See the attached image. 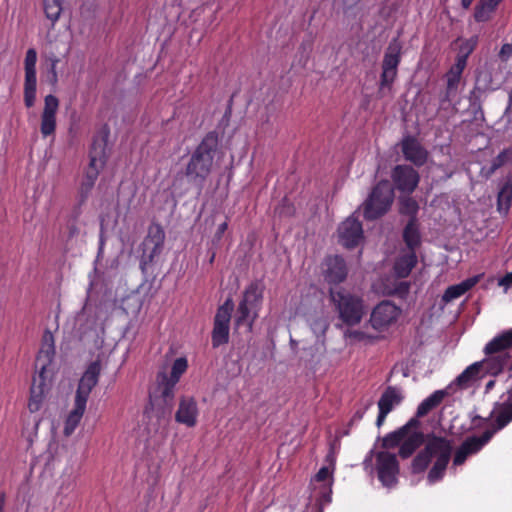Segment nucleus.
Here are the masks:
<instances>
[{
    "instance_id": "f257e3e1",
    "label": "nucleus",
    "mask_w": 512,
    "mask_h": 512,
    "mask_svg": "<svg viewBox=\"0 0 512 512\" xmlns=\"http://www.w3.org/2000/svg\"><path fill=\"white\" fill-rule=\"evenodd\" d=\"M424 442V449L412 460L411 472L413 474L424 472L432 459H434L427 475L428 482L434 484L445 475L452 455V440L443 436H437L434 433L424 435L423 432L415 431L407 435L402 441L399 456L403 459L409 458Z\"/></svg>"
},
{
    "instance_id": "f03ea898",
    "label": "nucleus",
    "mask_w": 512,
    "mask_h": 512,
    "mask_svg": "<svg viewBox=\"0 0 512 512\" xmlns=\"http://www.w3.org/2000/svg\"><path fill=\"white\" fill-rule=\"evenodd\" d=\"M219 145L216 131L208 132L193 151L185 169V175L193 182L203 184L210 175L215 153Z\"/></svg>"
},
{
    "instance_id": "7ed1b4c3",
    "label": "nucleus",
    "mask_w": 512,
    "mask_h": 512,
    "mask_svg": "<svg viewBox=\"0 0 512 512\" xmlns=\"http://www.w3.org/2000/svg\"><path fill=\"white\" fill-rule=\"evenodd\" d=\"M331 302L339 320L346 326L358 325L366 314V306L362 296L344 288L329 290Z\"/></svg>"
},
{
    "instance_id": "20e7f679",
    "label": "nucleus",
    "mask_w": 512,
    "mask_h": 512,
    "mask_svg": "<svg viewBox=\"0 0 512 512\" xmlns=\"http://www.w3.org/2000/svg\"><path fill=\"white\" fill-rule=\"evenodd\" d=\"M264 283L261 280L251 282L243 292V296L237 307L235 324L247 325L252 330L254 321L258 317L263 302Z\"/></svg>"
},
{
    "instance_id": "39448f33",
    "label": "nucleus",
    "mask_w": 512,
    "mask_h": 512,
    "mask_svg": "<svg viewBox=\"0 0 512 512\" xmlns=\"http://www.w3.org/2000/svg\"><path fill=\"white\" fill-rule=\"evenodd\" d=\"M394 196V189L389 181H379L362 204L364 218L372 221L385 215L393 204Z\"/></svg>"
},
{
    "instance_id": "423d86ee",
    "label": "nucleus",
    "mask_w": 512,
    "mask_h": 512,
    "mask_svg": "<svg viewBox=\"0 0 512 512\" xmlns=\"http://www.w3.org/2000/svg\"><path fill=\"white\" fill-rule=\"evenodd\" d=\"M106 146V138L96 139L93 141L89 153V166L80 186V193L83 199H85L90 193L98 178L100 170L103 169L106 164Z\"/></svg>"
},
{
    "instance_id": "0eeeda50",
    "label": "nucleus",
    "mask_w": 512,
    "mask_h": 512,
    "mask_svg": "<svg viewBox=\"0 0 512 512\" xmlns=\"http://www.w3.org/2000/svg\"><path fill=\"white\" fill-rule=\"evenodd\" d=\"M509 348H512V329L503 332L486 344L484 352L491 356L486 363L492 373H500L508 367L510 356L507 350Z\"/></svg>"
},
{
    "instance_id": "6e6552de",
    "label": "nucleus",
    "mask_w": 512,
    "mask_h": 512,
    "mask_svg": "<svg viewBox=\"0 0 512 512\" xmlns=\"http://www.w3.org/2000/svg\"><path fill=\"white\" fill-rule=\"evenodd\" d=\"M233 309L234 303L230 298L217 309L211 333V341L214 348L229 342L230 320Z\"/></svg>"
},
{
    "instance_id": "1a4fd4ad",
    "label": "nucleus",
    "mask_w": 512,
    "mask_h": 512,
    "mask_svg": "<svg viewBox=\"0 0 512 512\" xmlns=\"http://www.w3.org/2000/svg\"><path fill=\"white\" fill-rule=\"evenodd\" d=\"M512 396L510 395L507 401L503 403H496L494 409L488 417L483 418L479 415L472 417V423L474 428H481L483 423H487L494 418L492 426L486 430L491 433V438L499 430H502L512 421Z\"/></svg>"
},
{
    "instance_id": "9d476101",
    "label": "nucleus",
    "mask_w": 512,
    "mask_h": 512,
    "mask_svg": "<svg viewBox=\"0 0 512 512\" xmlns=\"http://www.w3.org/2000/svg\"><path fill=\"white\" fill-rule=\"evenodd\" d=\"M37 52L34 48H29L26 51L24 59V87L23 99L27 108H31L36 102V88H37Z\"/></svg>"
},
{
    "instance_id": "9b49d317",
    "label": "nucleus",
    "mask_w": 512,
    "mask_h": 512,
    "mask_svg": "<svg viewBox=\"0 0 512 512\" xmlns=\"http://www.w3.org/2000/svg\"><path fill=\"white\" fill-rule=\"evenodd\" d=\"M376 469L383 486L391 488L398 482L399 463L395 454L387 451L376 453Z\"/></svg>"
},
{
    "instance_id": "f8f14e48",
    "label": "nucleus",
    "mask_w": 512,
    "mask_h": 512,
    "mask_svg": "<svg viewBox=\"0 0 512 512\" xmlns=\"http://www.w3.org/2000/svg\"><path fill=\"white\" fill-rule=\"evenodd\" d=\"M401 314L400 307L388 300L381 301L372 310L370 324L377 331H384L394 324Z\"/></svg>"
},
{
    "instance_id": "ddd939ff",
    "label": "nucleus",
    "mask_w": 512,
    "mask_h": 512,
    "mask_svg": "<svg viewBox=\"0 0 512 512\" xmlns=\"http://www.w3.org/2000/svg\"><path fill=\"white\" fill-rule=\"evenodd\" d=\"M176 382L168 379V375L165 371H160L156 376V387L152 393H150V399L156 405H161L163 412H170L174 403V390Z\"/></svg>"
},
{
    "instance_id": "4468645a",
    "label": "nucleus",
    "mask_w": 512,
    "mask_h": 512,
    "mask_svg": "<svg viewBox=\"0 0 512 512\" xmlns=\"http://www.w3.org/2000/svg\"><path fill=\"white\" fill-rule=\"evenodd\" d=\"M391 179L395 189L401 193L410 195L417 188L420 175L413 167L406 164H399L392 169Z\"/></svg>"
},
{
    "instance_id": "2eb2a0df",
    "label": "nucleus",
    "mask_w": 512,
    "mask_h": 512,
    "mask_svg": "<svg viewBox=\"0 0 512 512\" xmlns=\"http://www.w3.org/2000/svg\"><path fill=\"white\" fill-rule=\"evenodd\" d=\"M165 232L160 224H151L148 234L143 241L142 263H152L158 257L164 247Z\"/></svg>"
},
{
    "instance_id": "dca6fc26",
    "label": "nucleus",
    "mask_w": 512,
    "mask_h": 512,
    "mask_svg": "<svg viewBox=\"0 0 512 512\" xmlns=\"http://www.w3.org/2000/svg\"><path fill=\"white\" fill-rule=\"evenodd\" d=\"M339 242L346 248L358 246L364 239L362 223L353 213L338 227Z\"/></svg>"
},
{
    "instance_id": "f3484780",
    "label": "nucleus",
    "mask_w": 512,
    "mask_h": 512,
    "mask_svg": "<svg viewBox=\"0 0 512 512\" xmlns=\"http://www.w3.org/2000/svg\"><path fill=\"white\" fill-rule=\"evenodd\" d=\"M491 439V433L486 431L480 436L467 437L454 453L453 466L463 465L468 457L480 452Z\"/></svg>"
},
{
    "instance_id": "a211bd4d",
    "label": "nucleus",
    "mask_w": 512,
    "mask_h": 512,
    "mask_svg": "<svg viewBox=\"0 0 512 512\" xmlns=\"http://www.w3.org/2000/svg\"><path fill=\"white\" fill-rule=\"evenodd\" d=\"M401 61V48L397 44H390L382 61L380 88L390 87L397 77L398 65Z\"/></svg>"
},
{
    "instance_id": "6ab92c4d",
    "label": "nucleus",
    "mask_w": 512,
    "mask_h": 512,
    "mask_svg": "<svg viewBox=\"0 0 512 512\" xmlns=\"http://www.w3.org/2000/svg\"><path fill=\"white\" fill-rule=\"evenodd\" d=\"M101 373V363L95 360L89 364L82 375L75 395V402L87 403L92 389L97 385Z\"/></svg>"
},
{
    "instance_id": "aec40b11",
    "label": "nucleus",
    "mask_w": 512,
    "mask_h": 512,
    "mask_svg": "<svg viewBox=\"0 0 512 512\" xmlns=\"http://www.w3.org/2000/svg\"><path fill=\"white\" fill-rule=\"evenodd\" d=\"M323 277L329 284L342 283L348 274L345 260L339 255H329L325 257L322 264Z\"/></svg>"
},
{
    "instance_id": "412c9836",
    "label": "nucleus",
    "mask_w": 512,
    "mask_h": 512,
    "mask_svg": "<svg viewBox=\"0 0 512 512\" xmlns=\"http://www.w3.org/2000/svg\"><path fill=\"white\" fill-rule=\"evenodd\" d=\"M404 399L402 390L395 386H388L382 393L379 401L378 408L379 413L376 420L378 427L382 426L386 416L393 410V408L399 405Z\"/></svg>"
},
{
    "instance_id": "4be33fe9",
    "label": "nucleus",
    "mask_w": 512,
    "mask_h": 512,
    "mask_svg": "<svg viewBox=\"0 0 512 512\" xmlns=\"http://www.w3.org/2000/svg\"><path fill=\"white\" fill-rule=\"evenodd\" d=\"M404 159L417 167L423 166L428 159V151L413 136H406L400 143Z\"/></svg>"
},
{
    "instance_id": "5701e85b",
    "label": "nucleus",
    "mask_w": 512,
    "mask_h": 512,
    "mask_svg": "<svg viewBox=\"0 0 512 512\" xmlns=\"http://www.w3.org/2000/svg\"><path fill=\"white\" fill-rule=\"evenodd\" d=\"M59 107L57 97L49 94L44 99V109L41 114L40 131L43 137L54 134L56 129V113Z\"/></svg>"
},
{
    "instance_id": "b1692460",
    "label": "nucleus",
    "mask_w": 512,
    "mask_h": 512,
    "mask_svg": "<svg viewBox=\"0 0 512 512\" xmlns=\"http://www.w3.org/2000/svg\"><path fill=\"white\" fill-rule=\"evenodd\" d=\"M54 355V336L51 331L46 330L43 334L41 349L36 359V367L40 368L39 377L44 375L46 368L52 363Z\"/></svg>"
},
{
    "instance_id": "393cba45",
    "label": "nucleus",
    "mask_w": 512,
    "mask_h": 512,
    "mask_svg": "<svg viewBox=\"0 0 512 512\" xmlns=\"http://www.w3.org/2000/svg\"><path fill=\"white\" fill-rule=\"evenodd\" d=\"M198 408L193 398L182 397L178 410L175 414V420L187 427H194L197 423Z\"/></svg>"
},
{
    "instance_id": "a878e982",
    "label": "nucleus",
    "mask_w": 512,
    "mask_h": 512,
    "mask_svg": "<svg viewBox=\"0 0 512 512\" xmlns=\"http://www.w3.org/2000/svg\"><path fill=\"white\" fill-rule=\"evenodd\" d=\"M476 283H477V278L474 277V278H468L459 284L449 286L445 290V292L442 296V301L444 303H449V302L461 297L468 290H470Z\"/></svg>"
},
{
    "instance_id": "bb28decb",
    "label": "nucleus",
    "mask_w": 512,
    "mask_h": 512,
    "mask_svg": "<svg viewBox=\"0 0 512 512\" xmlns=\"http://www.w3.org/2000/svg\"><path fill=\"white\" fill-rule=\"evenodd\" d=\"M447 395V392L445 390H436L434 391L429 397L424 399L417 407L416 416L417 417H424L426 416L431 410L436 408L441 404L445 396Z\"/></svg>"
},
{
    "instance_id": "cd10ccee",
    "label": "nucleus",
    "mask_w": 512,
    "mask_h": 512,
    "mask_svg": "<svg viewBox=\"0 0 512 512\" xmlns=\"http://www.w3.org/2000/svg\"><path fill=\"white\" fill-rule=\"evenodd\" d=\"M36 378L33 379V384L31 386V395L28 402V408L30 412L34 413L39 411L42 405L43 397H44V389L45 386V378L44 375L39 377V384L36 385Z\"/></svg>"
},
{
    "instance_id": "c85d7f7f",
    "label": "nucleus",
    "mask_w": 512,
    "mask_h": 512,
    "mask_svg": "<svg viewBox=\"0 0 512 512\" xmlns=\"http://www.w3.org/2000/svg\"><path fill=\"white\" fill-rule=\"evenodd\" d=\"M85 409L86 404L82 402H75L74 409L69 413L65 421L63 432L66 436H70L75 431L85 412Z\"/></svg>"
},
{
    "instance_id": "c756f323",
    "label": "nucleus",
    "mask_w": 512,
    "mask_h": 512,
    "mask_svg": "<svg viewBox=\"0 0 512 512\" xmlns=\"http://www.w3.org/2000/svg\"><path fill=\"white\" fill-rule=\"evenodd\" d=\"M417 263V257L413 250L401 256L395 263V272L399 277H407Z\"/></svg>"
},
{
    "instance_id": "7c9ffc66",
    "label": "nucleus",
    "mask_w": 512,
    "mask_h": 512,
    "mask_svg": "<svg viewBox=\"0 0 512 512\" xmlns=\"http://www.w3.org/2000/svg\"><path fill=\"white\" fill-rule=\"evenodd\" d=\"M403 239L411 250H414V248L419 245L420 234L417 219H409L403 231Z\"/></svg>"
},
{
    "instance_id": "2f4dec72",
    "label": "nucleus",
    "mask_w": 512,
    "mask_h": 512,
    "mask_svg": "<svg viewBox=\"0 0 512 512\" xmlns=\"http://www.w3.org/2000/svg\"><path fill=\"white\" fill-rule=\"evenodd\" d=\"M512 202V177H507L502 184L497 197L499 211H507Z\"/></svg>"
},
{
    "instance_id": "473e14b6",
    "label": "nucleus",
    "mask_w": 512,
    "mask_h": 512,
    "mask_svg": "<svg viewBox=\"0 0 512 512\" xmlns=\"http://www.w3.org/2000/svg\"><path fill=\"white\" fill-rule=\"evenodd\" d=\"M482 363L476 362L468 366L455 380L456 384L462 388L468 387L472 381L478 378Z\"/></svg>"
},
{
    "instance_id": "72a5a7b5",
    "label": "nucleus",
    "mask_w": 512,
    "mask_h": 512,
    "mask_svg": "<svg viewBox=\"0 0 512 512\" xmlns=\"http://www.w3.org/2000/svg\"><path fill=\"white\" fill-rule=\"evenodd\" d=\"M498 5L491 0H480L475 6L474 18L477 22H486Z\"/></svg>"
},
{
    "instance_id": "f704fd0d",
    "label": "nucleus",
    "mask_w": 512,
    "mask_h": 512,
    "mask_svg": "<svg viewBox=\"0 0 512 512\" xmlns=\"http://www.w3.org/2000/svg\"><path fill=\"white\" fill-rule=\"evenodd\" d=\"M446 78H447L446 90L443 93V95H441V98H440V101L442 104L445 102H451L456 97L461 76L447 72Z\"/></svg>"
},
{
    "instance_id": "c9c22d12",
    "label": "nucleus",
    "mask_w": 512,
    "mask_h": 512,
    "mask_svg": "<svg viewBox=\"0 0 512 512\" xmlns=\"http://www.w3.org/2000/svg\"><path fill=\"white\" fill-rule=\"evenodd\" d=\"M62 2L63 0H43L44 13L52 24L57 22L62 13Z\"/></svg>"
},
{
    "instance_id": "e433bc0d",
    "label": "nucleus",
    "mask_w": 512,
    "mask_h": 512,
    "mask_svg": "<svg viewBox=\"0 0 512 512\" xmlns=\"http://www.w3.org/2000/svg\"><path fill=\"white\" fill-rule=\"evenodd\" d=\"M399 202V211L401 214L409 216L410 219H417L416 216L419 210V205L415 199L409 196H404L400 198Z\"/></svg>"
},
{
    "instance_id": "4c0bfd02",
    "label": "nucleus",
    "mask_w": 512,
    "mask_h": 512,
    "mask_svg": "<svg viewBox=\"0 0 512 512\" xmlns=\"http://www.w3.org/2000/svg\"><path fill=\"white\" fill-rule=\"evenodd\" d=\"M81 211L80 208L74 209L66 222L67 240H72L77 237L80 233L79 228V217Z\"/></svg>"
},
{
    "instance_id": "58836bf2",
    "label": "nucleus",
    "mask_w": 512,
    "mask_h": 512,
    "mask_svg": "<svg viewBox=\"0 0 512 512\" xmlns=\"http://www.w3.org/2000/svg\"><path fill=\"white\" fill-rule=\"evenodd\" d=\"M512 158V149H505L501 151L492 161L491 166L485 172L486 178L490 177L497 169L502 167L506 162Z\"/></svg>"
},
{
    "instance_id": "ea45409f",
    "label": "nucleus",
    "mask_w": 512,
    "mask_h": 512,
    "mask_svg": "<svg viewBox=\"0 0 512 512\" xmlns=\"http://www.w3.org/2000/svg\"><path fill=\"white\" fill-rule=\"evenodd\" d=\"M405 437L406 434L404 433V429L399 428L396 431L388 433L382 439V447L385 449L395 448L404 440Z\"/></svg>"
},
{
    "instance_id": "a19ab883",
    "label": "nucleus",
    "mask_w": 512,
    "mask_h": 512,
    "mask_svg": "<svg viewBox=\"0 0 512 512\" xmlns=\"http://www.w3.org/2000/svg\"><path fill=\"white\" fill-rule=\"evenodd\" d=\"M188 368V361L185 357L177 358L171 367V374L168 379L178 383L180 377L186 372Z\"/></svg>"
},
{
    "instance_id": "79ce46f5",
    "label": "nucleus",
    "mask_w": 512,
    "mask_h": 512,
    "mask_svg": "<svg viewBox=\"0 0 512 512\" xmlns=\"http://www.w3.org/2000/svg\"><path fill=\"white\" fill-rule=\"evenodd\" d=\"M466 64H467V56L466 55L458 56L456 58L455 64L450 68V70L448 72L461 76L464 68L466 67Z\"/></svg>"
},
{
    "instance_id": "37998d69",
    "label": "nucleus",
    "mask_w": 512,
    "mask_h": 512,
    "mask_svg": "<svg viewBox=\"0 0 512 512\" xmlns=\"http://www.w3.org/2000/svg\"><path fill=\"white\" fill-rule=\"evenodd\" d=\"M469 103L470 107H472L474 110L481 109V89L475 87L469 95Z\"/></svg>"
},
{
    "instance_id": "c03bdc74",
    "label": "nucleus",
    "mask_w": 512,
    "mask_h": 512,
    "mask_svg": "<svg viewBox=\"0 0 512 512\" xmlns=\"http://www.w3.org/2000/svg\"><path fill=\"white\" fill-rule=\"evenodd\" d=\"M345 337L349 339H354L356 341H364V340H371L373 339L372 336L367 335L365 332L360 330H347L345 332Z\"/></svg>"
},
{
    "instance_id": "a18cd8bd",
    "label": "nucleus",
    "mask_w": 512,
    "mask_h": 512,
    "mask_svg": "<svg viewBox=\"0 0 512 512\" xmlns=\"http://www.w3.org/2000/svg\"><path fill=\"white\" fill-rule=\"evenodd\" d=\"M277 210L281 216H292L294 214V207L286 198L282 200Z\"/></svg>"
},
{
    "instance_id": "49530a36",
    "label": "nucleus",
    "mask_w": 512,
    "mask_h": 512,
    "mask_svg": "<svg viewBox=\"0 0 512 512\" xmlns=\"http://www.w3.org/2000/svg\"><path fill=\"white\" fill-rule=\"evenodd\" d=\"M501 61H507L512 56V44L505 43L502 45L499 54Z\"/></svg>"
},
{
    "instance_id": "de8ad7c7",
    "label": "nucleus",
    "mask_w": 512,
    "mask_h": 512,
    "mask_svg": "<svg viewBox=\"0 0 512 512\" xmlns=\"http://www.w3.org/2000/svg\"><path fill=\"white\" fill-rule=\"evenodd\" d=\"M51 61V67H50V73H51V83L56 84L58 81V75L56 71V66L59 63V58L53 57L50 59Z\"/></svg>"
},
{
    "instance_id": "09e8293b",
    "label": "nucleus",
    "mask_w": 512,
    "mask_h": 512,
    "mask_svg": "<svg viewBox=\"0 0 512 512\" xmlns=\"http://www.w3.org/2000/svg\"><path fill=\"white\" fill-rule=\"evenodd\" d=\"M417 418V416L415 418H411L404 426L400 427V429H404V433L406 434V436L408 435V432L412 428H418V426L420 425V422Z\"/></svg>"
},
{
    "instance_id": "8fccbe9b",
    "label": "nucleus",
    "mask_w": 512,
    "mask_h": 512,
    "mask_svg": "<svg viewBox=\"0 0 512 512\" xmlns=\"http://www.w3.org/2000/svg\"><path fill=\"white\" fill-rule=\"evenodd\" d=\"M323 503V507L331 502V491H324L316 500V505L319 506V502Z\"/></svg>"
},
{
    "instance_id": "3c124183",
    "label": "nucleus",
    "mask_w": 512,
    "mask_h": 512,
    "mask_svg": "<svg viewBox=\"0 0 512 512\" xmlns=\"http://www.w3.org/2000/svg\"><path fill=\"white\" fill-rule=\"evenodd\" d=\"M329 475V469L327 467H322L315 475L317 481H324L327 479Z\"/></svg>"
},
{
    "instance_id": "603ef678",
    "label": "nucleus",
    "mask_w": 512,
    "mask_h": 512,
    "mask_svg": "<svg viewBox=\"0 0 512 512\" xmlns=\"http://www.w3.org/2000/svg\"><path fill=\"white\" fill-rule=\"evenodd\" d=\"M227 227H228V222L227 220L224 221L223 223H221L218 228H217V231L215 233V238L217 240H220L222 238V235L224 234V232L227 230Z\"/></svg>"
},
{
    "instance_id": "864d4df0",
    "label": "nucleus",
    "mask_w": 512,
    "mask_h": 512,
    "mask_svg": "<svg viewBox=\"0 0 512 512\" xmlns=\"http://www.w3.org/2000/svg\"><path fill=\"white\" fill-rule=\"evenodd\" d=\"M501 285H505L507 287L512 286V272L507 273L500 281Z\"/></svg>"
},
{
    "instance_id": "5fc2aeb1",
    "label": "nucleus",
    "mask_w": 512,
    "mask_h": 512,
    "mask_svg": "<svg viewBox=\"0 0 512 512\" xmlns=\"http://www.w3.org/2000/svg\"><path fill=\"white\" fill-rule=\"evenodd\" d=\"M505 115L507 116L508 121L510 123H512V104H510V102H508V106L506 108Z\"/></svg>"
},
{
    "instance_id": "6e6d98bb",
    "label": "nucleus",
    "mask_w": 512,
    "mask_h": 512,
    "mask_svg": "<svg viewBox=\"0 0 512 512\" xmlns=\"http://www.w3.org/2000/svg\"><path fill=\"white\" fill-rule=\"evenodd\" d=\"M363 416H364V411H357V412H355V414L353 415V417H352V420H351V421H352V422H354V421H359V420H361V419L363 418Z\"/></svg>"
},
{
    "instance_id": "4d7b16f0",
    "label": "nucleus",
    "mask_w": 512,
    "mask_h": 512,
    "mask_svg": "<svg viewBox=\"0 0 512 512\" xmlns=\"http://www.w3.org/2000/svg\"><path fill=\"white\" fill-rule=\"evenodd\" d=\"M4 505H5V493L0 492V512H3Z\"/></svg>"
},
{
    "instance_id": "13d9d810",
    "label": "nucleus",
    "mask_w": 512,
    "mask_h": 512,
    "mask_svg": "<svg viewBox=\"0 0 512 512\" xmlns=\"http://www.w3.org/2000/svg\"><path fill=\"white\" fill-rule=\"evenodd\" d=\"M473 0H461V5L464 9H468L471 4H472Z\"/></svg>"
},
{
    "instance_id": "bf43d9fd",
    "label": "nucleus",
    "mask_w": 512,
    "mask_h": 512,
    "mask_svg": "<svg viewBox=\"0 0 512 512\" xmlns=\"http://www.w3.org/2000/svg\"><path fill=\"white\" fill-rule=\"evenodd\" d=\"M317 507H318L317 512H324L323 503L321 501L319 502V506H317Z\"/></svg>"
},
{
    "instance_id": "052dcab7",
    "label": "nucleus",
    "mask_w": 512,
    "mask_h": 512,
    "mask_svg": "<svg viewBox=\"0 0 512 512\" xmlns=\"http://www.w3.org/2000/svg\"><path fill=\"white\" fill-rule=\"evenodd\" d=\"M494 385V381H489L486 385V389H490Z\"/></svg>"
},
{
    "instance_id": "680f3d73",
    "label": "nucleus",
    "mask_w": 512,
    "mask_h": 512,
    "mask_svg": "<svg viewBox=\"0 0 512 512\" xmlns=\"http://www.w3.org/2000/svg\"><path fill=\"white\" fill-rule=\"evenodd\" d=\"M492 2L496 3L497 5H499V3L502 1V0H491Z\"/></svg>"
},
{
    "instance_id": "e2e57ef3",
    "label": "nucleus",
    "mask_w": 512,
    "mask_h": 512,
    "mask_svg": "<svg viewBox=\"0 0 512 512\" xmlns=\"http://www.w3.org/2000/svg\"><path fill=\"white\" fill-rule=\"evenodd\" d=\"M510 370H512V365L509 367Z\"/></svg>"
}]
</instances>
